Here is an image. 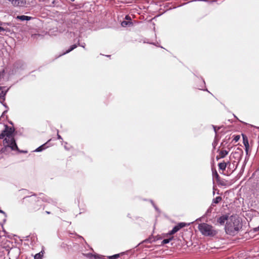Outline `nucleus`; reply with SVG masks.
Returning a JSON list of instances; mask_svg holds the SVG:
<instances>
[{
  "instance_id": "nucleus-1",
  "label": "nucleus",
  "mask_w": 259,
  "mask_h": 259,
  "mask_svg": "<svg viewBox=\"0 0 259 259\" xmlns=\"http://www.w3.org/2000/svg\"><path fill=\"white\" fill-rule=\"evenodd\" d=\"M14 128L5 125V129L0 134V139L3 140L4 147L2 148V152H5L8 148L12 151H20L16 143L14 136Z\"/></svg>"
},
{
  "instance_id": "nucleus-2",
  "label": "nucleus",
  "mask_w": 259,
  "mask_h": 259,
  "mask_svg": "<svg viewBox=\"0 0 259 259\" xmlns=\"http://www.w3.org/2000/svg\"><path fill=\"white\" fill-rule=\"evenodd\" d=\"M242 228V224L238 217L231 216L227 222L225 230L227 234L234 235Z\"/></svg>"
},
{
  "instance_id": "nucleus-3",
  "label": "nucleus",
  "mask_w": 259,
  "mask_h": 259,
  "mask_svg": "<svg viewBox=\"0 0 259 259\" xmlns=\"http://www.w3.org/2000/svg\"><path fill=\"white\" fill-rule=\"evenodd\" d=\"M198 228L201 233L205 236H214L217 233L214 227L207 223H203L199 224Z\"/></svg>"
},
{
  "instance_id": "nucleus-4",
  "label": "nucleus",
  "mask_w": 259,
  "mask_h": 259,
  "mask_svg": "<svg viewBox=\"0 0 259 259\" xmlns=\"http://www.w3.org/2000/svg\"><path fill=\"white\" fill-rule=\"evenodd\" d=\"M186 226V224L185 223H180L178 224L177 225L175 226L172 230H171L169 233L168 234L169 235H171L172 234H174L176 232H177L179 230H180L181 228L185 227Z\"/></svg>"
},
{
  "instance_id": "nucleus-5",
  "label": "nucleus",
  "mask_w": 259,
  "mask_h": 259,
  "mask_svg": "<svg viewBox=\"0 0 259 259\" xmlns=\"http://www.w3.org/2000/svg\"><path fill=\"white\" fill-rule=\"evenodd\" d=\"M7 92V90L4 87H0V102L3 103L5 100V96Z\"/></svg>"
},
{
  "instance_id": "nucleus-6",
  "label": "nucleus",
  "mask_w": 259,
  "mask_h": 259,
  "mask_svg": "<svg viewBox=\"0 0 259 259\" xmlns=\"http://www.w3.org/2000/svg\"><path fill=\"white\" fill-rule=\"evenodd\" d=\"M228 217L226 215H223L218 219V222L221 225H224L225 222L227 221V222L228 220Z\"/></svg>"
},
{
  "instance_id": "nucleus-7",
  "label": "nucleus",
  "mask_w": 259,
  "mask_h": 259,
  "mask_svg": "<svg viewBox=\"0 0 259 259\" xmlns=\"http://www.w3.org/2000/svg\"><path fill=\"white\" fill-rule=\"evenodd\" d=\"M228 165H230V162L229 161H228L227 162L224 161L223 162L219 163L218 166L220 169L224 170H225Z\"/></svg>"
},
{
  "instance_id": "nucleus-8",
  "label": "nucleus",
  "mask_w": 259,
  "mask_h": 259,
  "mask_svg": "<svg viewBox=\"0 0 259 259\" xmlns=\"http://www.w3.org/2000/svg\"><path fill=\"white\" fill-rule=\"evenodd\" d=\"M16 19L21 21H28L31 19V17L27 16L21 15L17 16Z\"/></svg>"
},
{
  "instance_id": "nucleus-9",
  "label": "nucleus",
  "mask_w": 259,
  "mask_h": 259,
  "mask_svg": "<svg viewBox=\"0 0 259 259\" xmlns=\"http://www.w3.org/2000/svg\"><path fill=\"white\" fill-rule=\"evenodd\" d=\"M16 7H24L26 4V1L25 0H17Z\"/></svg>"
},
{
  "instance_id": "nucleus-10",
  "label": "nucleus",
  "mask_w": 259,
  "mask_h": 259,
  "mask_svg": "<svg viewBox=\"0 0 259 259\" xmlns=\"http://www.w3.org/2000/svg\"><path fill=\"white\" fill-rule=\"evenodd\" d=\"M229 151L226 150H222L219 152V155L222 158H224L227 155H228Z\"/></svg>"
},
{
  "instance_id": "nucleus-11",
  "label": "nucleus",
  "mask_w": 259,
  "mask_h": 259,
  "mask_svg": "<svg viewBox=\"0 0 259 259\" xmlns=\"http://www.w3.org/2000/svg\"><path fill=\"white\" fill-rule=\"evenodd\" d=\"M76 47H77V46L76 45H73L71 46L69 49H68L66 52H65L63 53H62V54L60 55L59 56H61L62 55H65V54H67V53H69L70 52H71V51H72L74 49H75Z\"/></svg>"
},
{
  "instance_id": "nucleus-12",
  "label": "nucleus",
  "mask_w": 259,
  "mask_h": 259,
  "mask_svg": "<svg viewBox=\"0 0 259 259\" xmlns=\"http://www.w3.org/2000/svg\"><path fill=\"white\" fill-rule=\"evenodd\" d=\"M132 24L130 21H123L121 22V25L123 27H126L130 26Z\"/></svg>"
},
{
  "instance_id": "nucleus-13",
  "label": "nucleus",
  "mask_w": 259,
  "mask_h": 259,
  "mask_svg": "<svg viewBox=\"0 0 259 259\" xmlns=\"http://www.w3.org/2000/svg\"><path fill=\"white\" fill-rule=\"evenodd\" d=\"M222 200V197L220 196H218L215 198L213 199L212 202L213 203H218Z\"/></svg>"
},
{
  "instance_id": "nucleus-14",
  "label": "nucleus",
  "mask_w": 259,
  "mask_h": 259,
  "mask_svg": "<svg viewBox=\"0 0 259 259\" xmlns=\"http://www.w3.org/2000/svg\"><path fill=\"white\" fill-rule=\"evenodd\" d=\"M173 239V237H171L168 239H165L162 241L163 244H167L170 242Z\"/></svg>"
},
{
  "instance_id": "nucleus-15",
  "label": "nucleus",
  "mask_w": 259,
  "mask_h": 259,
  "mask_svg": "<svg viewBox=\"0 0 259 259\" xmlns=\"http://www.w3.org/2000/svg\"><path fill=\"white\" fill-rule=\"evenodd\" d=\"M45 144H44L40 146H39V147H38L35 150V151L36 152H40L42 150L45 149Z\"/></svg>"
},
{
  "instance_id": "nucleus-16",
  "label": "nucleus",
  "mask_w": 259,
  "mask_h": 259,
  "mask_svg": "<svg viewBox=\"0 0 259 259\" xmlns=\"http://www.w3.org/2000/svg\"><path fill=\"white\" fill-rule=\"evenodd\" d=\"M243 143H244V145L245 148H246V147L249 148V143H248L247 140H245V139H243Z\"/></svg>"
},
{
  "instance_id": "nucleus-17",
  "label": "nucleus",
  "mask_w": 259,
  "mask_h": 259,
  "mask_svg": "<svg viewBox=\"0 0 259 259\" xmlns=\"http://www.w3.org/2000/svg\"><path fill=\"white\" fill-rule=\"evenodd\" d=\"M119 256V254H116L113 255L112 256H109V259H114V258H116L118 257Z\"/></svg>"
},
{
  "instance_id": "nucleus-18",
  "label": "nucleus",
  "mask_w": 259,
  "mask_h": 259,
  "mask_svg": "<svg viewBox=\"0 0 259 259\" xmlns=\"http://www.w3.org/2000/svg\"><path fill=\"white\" fill-rule=\"evenodd\" d=\"M9 2H10L11 3V4L14 6V7H16L17 6V4H16V2H17V0H8Z\"/></svg>"
},
{
  "instance_id": "nucleus-19",
  "label": "nucleus",
  "mask_w": 259,
  "mask_h": 259,
  "mask_svg": "<svg viewBox=\"0 0 259 259\" xmlns=\"http://www.w3.org/2000/svg\"><path fill=\"white\" fill-rule=\"evenodd\" d=\"M41 258V255L40 253H37L35 255V259H39Z\"/></svg>"
},
{
  "instance_id": "nucleus-20",
  "label": "nucleus",
  "mask_w": 259,
  "mask_h": 259,
  "mask_svg": "<svg viewBox=\"0 0 259 259\" xmlns=\"http://www.w3.org/2000/svg\"><path fill=\"white\" fill-rule=\"evenodd\" d=\"M249 149V148H247V147L245 148V152H246V155H247L248 154Z\"/></svg>"
},
{
  "instance_id": "nucleus-21",
  "label": "nucleus",
  "mask_w": 259,
  "mask_h": 259,
  "mask_svg": "<svg viewBox=\"0 0 259 259\" xmlns=\"http://www.w3.org/2000/svg\"><path fill=\"white\" fill-rule=\"evenodd\" d=\"M6 29L2 27H0V32L2 31H6Z\"/></svg>"
},
{
  "instance_id": "nucleus-22",
  "label": "nucleus",
  "mask_w": 259,
  "mask_h": 259,
  "mask_svg": "<svg viewBox=\"0 0 259 259\" xmlns=\"http://www.w3.org/2000/svg\"><path fill=\"white\" fill-rule=\"evenodd\" d=\"M221 158H222V157H221V156L219 154L217 155L216 157V159L217 160H219Z\"/></svg>"
},
{
  "instance_id": "nucleus-23",
  "label": "nucleus",
  "mask_w": 259,
  "mask_h": 259,
  "mask_svg": "<svg viewBox=\"0 0 259 259\" xmlns=\"http://www.w3.org/2000/svg\"><path fill=\"white\" fill-rule=\"evenodd\" d=\"M153 205L154 206V208H155V209L157 210V211H158V208L154 205V204L153 203V201H151Z\"/></svg>"
},
{
  "instance_id": "nucleus-24",
  "label": "nucleus",
  "mask_w": 259,
  "mask_h": 259,
  "mask_svg": "<svg viewBox=\"0 0 259 259\" xmlns=\"http://www.w3.org/2000/svg\"><path fill=\"white\" fill-rule=\"evenodd\" d=\"M57 137H58V139H60V140H62V137H61V136H60V135H59L58 134H57Z\"/></svg>"
},
{
  "instance_id": "nucleus-25",
  "label": "nucleus",
  "mask_w": 259,
  "mask_h": 259,
  "mask_svg": "<svg viewBox=\"0 0 259 259\" xmlns=\"http://www.w3.org/2000/svg\"><path fill=\"white\" fill-rule=\"evenodd\" d=\"M239 136H236L235 138V140L236 141H237L239 139Z\"/></svg>"
},
{
  "instance_id": "nucleus-26",
  "label": "nucleus",
  "mask_w": 259,
  "mask_h": 259,
  "mask_svg": "<svg viewBox=\"0 0 259 259\" xmlns=\"http://www.w3.org/2000/svg\"><path fill=\"white\" fill-rule=\"evenodd\" d=\"M125 19H126V20H131L130 17L129 16H126L125 17Z\"/></svg>"
},
{
  "instance_id": "nucleus-27",
  "label": "nucleus",
  "mask_w": 259,
  "mask_h": 259,
  "mask_svg": "<svg viewBox=\"0 0 259 259\" xmlns=\"http://www.w3.org/2000/svg\"><path fill=\"white\" fill-rule=\"evenodd\" d=\"M79 45L84 48V46H85V44L84 43L83 44Z\"/></svg>"
},
{
  "instance_id": "nucleus-28",
  "label": "nucleus",
  "mask_w": 259,
  "mask_h": 259,
  "mask_svg": "<svg viewBox=\"0 0 259 259\" xmlns=\"http://www.w3.org/2000/svg\"><path fill=\"white\" fill-rule=\"evenodd\" d=\"M213 127L214 132L216 133L217 132V129H216L217 127L215 126H213Z\"/></svg>"
},
{
  "instance_id": "nucleus-29",
  "label": "nucleus",
  "mask_w": 259,
  "mask_h": 259,
  "mask_svg": "<svg viewBox=\"0 0 259 259\" xmlns=\"http://www.w3.org/2000/svg\"><path fill=\"white\" fill-rule=\"evenodd\" d=\"M214 175H215V176H216V177H219V175L218 174L217 171L215 172Z\"/></svg>"
},
{
  "instance_id": "nucleus-30",
  "label": "nucleus",
  "mask_w": 259,
  "mask_h": 259,
  "mask_svg": "<svg viewBox=\"0 0 259 259\" xmlns=\"http://www.w3.org/2000/svg\"><path fill=\"white\" fill-rule=\"evenodd\" d=\"M0 212L3 213H5V212L3 210H2L1 209H0Z\"/></svg>"
},
{
  "instance_id": "nucleus-31",
  "label": "nucleus",
  "mask_w": 259,
  "mask_h": 259,
  "mask_svg": "<svg viewBox=\"0 0 259 259\" xmlns=\"http://www.w3.org/2000/svg\"><path fill=\"white\" fill-rule=\"evenodd\" d=\"M196 221H201V218H199V219H197Z\"/></svg>"
},
{
  "instance_id": "nucleus-32",
  "label": "nucleus",
  "mask_w": 259,
  "mask_h": 259,
  "mask_svg": "<svg viewBox=\"0 0 259 259\" xmlns=\"http://www.w3.org/2000/svg\"><path fill=\"white\" fill-rule=\"evenodd\" d=\"M46 212L48 213V214H49L50 213V212L49 211H46Z\"/></svg>"
},
{
  "instance_id": "nucleus-33",
  "label": "nucleus",
  "mask_w": 259,
  "mask_h": 259,
  "mask_svg": "<svg viewBox=\"0 0 259 259\" xmlns=\"http://www.w3.org/2000/svg\"><path fill=\"white\" fill-rule=\"evenodd\" d=\"M209 210L210 211V209H208L207 212H208Z\"/></svg>"
}]
</instances>
